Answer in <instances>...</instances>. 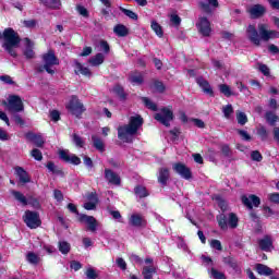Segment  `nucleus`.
I'll return each mask as SVG.
<instances>
[{"mask_svg": "<svg viewBox=\"0 0 279 279\" xmlns=\"http://www.w3.org/2000/svg\"><path fill=\"white\" fill-rule=\"evenodd\" d=\"M257 29L253 24L248 25L246 29L248 40L255 45V47H260V40H264V43H269V40L279 38V32L269 29L268 24H258Z\"/></svg>", "mask_w": 279, "mask_h": 279, "instance_id": "1", "label": "nucleus"}, {"mask_svg": "<svg viewBox=\"0 0 279 279\" xmlns=\"http://www.w3.org/2000/svg\"><path fill=\"white\" fill-rule=\"evenodd\" d=\"M143 123H145V120H143L141 114L132 116L128 124L118 126V138L123 141V143H133L134 140L131 136L138 134Z\"/></svg>", "mask_w": 279, "mask_h": 279, "instance_id": "2", "label": "nucleus"}, {"mask_svg": "<svg viewBox=\"0 0 279 279\" xmlns=\"http://www.w3.org/2000/svg\"><path fill=\"white\" fill-rule=\"evenodd\" d=\"M0 40H4L2 47L9 56L12 58H19V53H16V49H19L21 45V36L14 28L8 27L4 28L3 33L0 32Z\"/></svg>", "mask_w": 279, "mask_h": 279, "instance_id": "3", "label": "nucleus"}, {"mask_svg": "<svg viewBox=\"0 0 279 279\" xmlns=\"http://www.w3.org/2000/svg\"><path fill=\"white\" fill-rule=\"evenodd\" d=\"M216 219L220 230H228V226L232 230L239 228V216H236V214L234 213H230L229 217L226 216L225 214H220L216 217Z\"/></svg>", "mask_w": 279, "mask_h": 279, "instance_id": "4", "label": "nucleus"}, {"mask_svg": "<svg viewBox=\"0 0 279 279\" xmlns=\"http://www.w3.org/2000/svg\"><path fill=\"white\" fill-rule=\"evenodd\" d=\"M11 195H13L14 199L20 202L22 206H32V208H35V210H40L41 208L40 201L32 195L26 197L24 193L16 190L11 191Z\"/></svg>", "mask_w": 279, "mask_h": 279, "instance_id": "5", "label": "nucleus"}, {"mask_svg": "<svg viewBox=\"0 0 279 279\" xmlns=\"http://www.w3.org/2000/svg\"><path fill=\"white\" fill-rule=\"evenodd\" d=\"M68 112L72 113L73 117H76V119H81L82 114L86 112V108L84 107V104L80 100V98L75 95L71 96V99L65 106Z\"/></svg>", "mask_w": 279, "mask_h": 279, "instance_id": "6", "label": "nucleus"}, {"mask_svg": "<svg viewBox=\"0 0 279 279\" xmlns=\"http://www.w3.org/2000/svg\"><path fill=\"white\" fill-rule=\"evenodd\" d=\"M1 106H5L9 112H23L25 105L19 95H10L8 101L2 100Z\"/></svg>", "mask_w": 279, "mask_h": 279, "instance_id": "7", "label": "nucleus"}, {"mask_svg": "<svg viewBox=\"0 0 279 279\" xmlns=\"http://www.w3.org/2000/svg\"><path fill=\"white\" fill-rule=\"evenodd\" d=\"M23 221L31 230H36V228H40V226H43V220H40V214L38 211H32L29 209L24 213Z\"/></svg>", "mask_w": 279, "mask_h": 279, "instance_id": "8", "label": "nucleus"}, {"mask_svg": "<svg viewBox=\"0 0 279 279\" xmlns=\"http://www.w3.org/2000/svg\"><path fill=\"white\" fill-rule=\"evenodd\" d=\"M173 111L167 107H162L160 113H155L154 120L165 125V128H171V121H173Z\"/></svg>", "mask_w": 279, "mask_h": 279, "instance_id": "9", "label": "nucleus"}, {"mask_svg": "<svg viewBox=\"0 0 279 279\" xmlns=\"http://www.w3.org/2000/svg\"><path fill=\"white\" fill-rule=\"evenodd\" d=\"M174 173H178L183 180H193V171L187 167L186 163L175 162L172 166Z\"/></svg>", "mask_w": 279, "mask_h": 279, "instance_id": "10", "label": "nucleus"}, {"mask_svg": "<svg viewBox=\"0 0 279 279\" xmlns=\"http://www.w3.org/2000/svg\"><path fill=\"white\" fill-rule=\"evenodd\" d=\"M196 27L198 29V34L204 36L205 38H208L213 32V27L210 26V21H208V17L203 16L198 19V22L196 23Z\"/></svg>", "mask_w": 279, "mask_h": 279, "instance_id": "11", "label": "nucleus"}, {"mask_svg": "<svg viewBox=\"0 0 279 279\" xmlns=\"http://www.w3.org/2000/svg\"><path fill=\"white\" fill-rule=\"evenodd\" d=\"M241 202L248 210H254V207L258 208L260 206V197L256 196V194H250L248 197L247 195H242Z\"/></svg>", "mask_w": 279, "mask_h": 279, "instance_id": "12", "label": "nucleus"}, {"mask_svg": "<svg viewBox=\"0 0 279 279\" xmlns=\"http://www.w3.org/2000/svg\"><path fill=\"white\" fill-rule=\"evenodd\" d=\"M78 223H86L87 229L90 232H97V219L93 216H88L86 214H81L77 218Z\"/></svg>", "mask_w": 279, "mask_h": 279, "instance_id": "13", "label": "nucleus"}, {"mask_svg": "<svg viewBox=\"0 0 279 279\" xmlns=\"http://www.w3.org/2000/svg\"><path fill=\"white\" fill-rule=\"evenodd\" d=\"M247 13L250 14V19H263L265 14H267V8L263 4H253L248 10Z\"/></svg>", "mask_w": 279, "mask_h": 279, "instance_id": "14", "label": "nucleus"}, {"mask_svg": "<svg viewBox=\"0 0 279 279\" xmlns=\"http://www.w3.org/2000/svg\"><path fill=\"white\" fill-rule=\"evenodd\" d=\"M105 180L112 186H121V177L110 168L105 169Z\"/></svg>", "mask_w": 279, "mask_h": 279, "instance_id": "15", "label": "nucleus"}, {"mask_svg": "<svg viewBox=\"0 0 279 279\" xmlns=\"http://www.w3.org/2000/svg\"><path fill=\"white\" fill-rule=\"evenodd\" d=\"M15 175L19 179V184H21V186H25V184H29V182H32V177H29V172L23 167H15Z\"/></svg>", "mask_w": 279, "mask_h": 279, "instance_id": "16", "label": "nucleus"}, {"mask_svg": "<svg viewBox=\"0 0 279 279\" xmlns=\"http://www.w3.org/2000/svg\"><path fill=\"white\" fill-rule=\"evenodd\" d=\"M196 84L199 86V88H202V90H203V93H205V95L215 97V90H213L210 83L206 78H204V76L196 77Z\"/></svg>", "mask_w": 279, "mask_h": 279, "instance_id": "17", "label": "nucleus"}, {"mask_svg": "<svg viewBox=\"0 0 279 279\" xmlns=\"http://www.w3.org/2000/svg\"><path fill=\"white\" fill-rule=\"evenodd\" d=\"M26 141H29L35 145V147L43 148L45 147V138H43V135L36 134L34 132H28L25 134Z\"/></svg>", "mask_w": 279, "mask_h": 279, "instance_id": "18", "label": "nucleus"}, {"mask_svg": "<svg viewBox=\"0 0 279 279\" xmlns=\"http://www.w3.org/2000/svg\"><path fill=\"white\" fill-rule=\"evenodd\" d=\"M206 2L201 1L198 2V8L205 13V14H213V9L210 8H219V1L218 0H206Z\"/></svg>", "mask_w": 279, "mask_h": 279, "instance_id": "19", "label": "nucleus"}, {"mask_svg": "<svg viewBox=\"0 0 279 279\" xmlns=\"http://www.w3.org/2000/svg\"><path fill=\"white\" fill-rule=\"evenodd\" d=\"M59 158L63 160V162H70L71 165H82V159L77 157V155L70 156L65 150H60Z\"/></svg>", "mask_w": 279, "mask_h": 279, "instance_id": "20", "label": "nucleus"}, {"mask_svg": "<svg viewBox=\"0 0 279 279\" xmlns=\"http://www.w3.org/2000/svg\"><path fill=\"white\" fill-rule=\"evenodd\" d=\"M130 223L133 228H145L147 220L141 214H133L131 215Z\"/></svg>", "mask_w": 279, "mask_h": 279, "instance_id": "21", "label": "nucleus"}, {"mask_svg": "<svg viewBox=\"0 0 279 279\" xmlns=\"http://www.w3.org/2000/svg\"><path fill=\"white\" fill-rule=\"evenodd\" d=\"M43 60L45 62L44 65H58L60 64V60L58 59V57H56V52H53V50H49L47 53H45L43 56Z\"/></svg>", "mask_w": 279, "mask_h": 279, "instance_id": "22", "label": "nucleus"}, {"mask_svg": "<svg viewBox=\"0 0 279 279\" xmlns=\"http://www.w3.org/2000/svg\"><path fill=\"white\" fill-rule=\"evenodd\" d=\"M25 49L23 51L24 57L26 60H34L36 58V52H34V44L32 43V39L28 37L25 38Z\"/></svg>", "mask_w": 279, "mask_h": 279, "instance_id": "23", "label": "nucleus"}, {"mask_svg": "<svg viewBox=\"0 0 279 279\" xmlns=\"http://www.w3.org/2000/svg\"><path fill=\"white\" fill-rule=\"evenodd\" d=\"M258 245L262 252H271V247H274L271 235H264V238L258 241Z\"/></svg>", "mask_w": 279, "mask_h": 279, "instance_id": "24", "label": "nucleus"}, {"mask_svg": "<svg viewBox=\"0 0 279 279\" xmlns=\"http://www.w3.org/2000/svg\"><path fill=\"white\" fill-rule=\"evenodd\" d=\"M41 5L48 10H60L62 8L61 0H38Z\"/></svg>", "mask_w": 279, "mask_h": 279, "instance_id": "25", "label": "nucleus"}, {"mask_svg": "<svg viewBox=\"0 0 279 279\" xmlns=\"http://www.w3.org/2000/svg\"><path fill=\"white\" fill-rule=\"evenodd\" d=\"M169 178H171L169 168H160L159 175H158L159 184H161V186H167V182H169Z\"/></svg>", "mask_w": 279, "mask_h": 279, "instance_id": "26", "label": "nucleus"}, {"mask_svg": "<svg viewBox=\"0 0 279 279\" xmlns=\"http://www.w3.org/2000/svg\"><path fill=\"white\" fill-rule=\"evenodd\" d=\"M113 33L119 38H125V36H130V28H128V26H125L123 24H117L113 27Z\"/></svg>", "mask_w": 279, "mask_h": 279, "instance_id": "27", "label": "nucleus"}, {"mask_svg": "<svg viewBox=\"0 0 279 279\" xmlns=\"http://www.w3.org/2000/svg\"><path fill=\"white\" fill-rule=\"evenodd\" d=\"M129 82L131 84H137V86H141L143 82H145V78L143 77V74L138 71L131 72L129 75Z\"/></svg>", "mask_w": 279, "mask_h": 279, "instance_id": "28", "label": "nucleus"}, {"mask_svg": "<svg viewBox=\"0 0 279 279\" xmlns=\"http://www.w3.org/2000/svg\"><path fill=\"white\" fill-rule=\"evenodd\" d=\"M255 270L259 276H274V269L265 264H256Z\"/></svg>", "mask_w": 279, "mask_h": 279, "instance_id": "29", "label": "nucleus"}, {"mask_svg": "<svg viewBox=\"0 0 279 279\" xmlns=\"http://www.w3.org/2000/svg\"><path fill=\"white\" fill-rule=\"evenodd\" d=\"M154 274H158L156 266H144L142 269V276L144 279H154Z\"/></svg>", "mask_w": 279, "mask_h": 279, "instance_id": "30", "label": "nucleus"}, {"mask_svg": "<svg viewBox=\"0 0 279 279\" xmlns=\"http://www.w3.org/2000/svg\"><path fill=\"white\" fill-rule=\"evenodd\" d=\"M112 90L120 101H128V93H125V88L121 84L114 85Z\"/></svg>", "mask_w": 279, "mask_h": 279, "instance_id": "31", "label": "nucleus"}, {"mask_svg": "<svg viewBox=\"0 0 279 279\" xmlns=\"http://www.w3.org/2000/svg\"><path fill=\"white\" fill-rule=\"evenodd\" d=\"M92 142L93 147L97 149V151H100V154H104L106 151V144L104 143V140L97 135H92Z\"/></svg>", "mask_w": 279, "mask_h": 279, "instance_id": "32", "label": "nucleus"}, {"mask_svg": "<svg viewBox=\"0 0 279 279\" xmlns=\"http://www.w3.org/2000/svg\"><path fill=\"white\" fill-rule=\"evenodd\" d=\"M75 74L76 75H84L85 77H90L93 75V72L90 71V69L85 68L84 65H82L80 63V61L75 60Z\"/></svg>", "mask_w": 279, "mask_h": 279, "instance_id": "33", "label": "nucleus"}, {"mask_svg": "<svg viewBox=\"0 0 279 279\" xmlns=\"http://www.w3.org/2000/svg\"><path fill=\"white\" fill-rule=\"evenodd\" d=\"M265 120L270 128H276V123L279 121V117L274 111H266Z\"/></svg>", "mask_w": 279, "mask_h": 279, "instance_id": "34", "label": "nucleus"}, {"mask_svg": "<svg viewBox=\"0 0 279 279\" xmlns=\"http://www.w3.org/2000/svg\"><path fill=\"white\" fill-rule=\"evenodd\" d=\"M105 60H106V57L104 56V53L98 52L88 60V63L92 66H100V64H104Z\"/></svg>", "mask_w": 279, "mask_h": 279, "instance_id": "35", "label": "nucleus"}, {"mask_svg": "<svg viewBox=\"0 0 279 279\" xmlns=\"http://www.w3.org/2000/svg\"><path fill=\"white\" fill-rule=\"evenodd\" d=\"M150 88L151 90H155V93H160V94L167 90V86H165V83H162V81L160 80L153 81V83L150 84Z\"/></svg>", "mask_w": 279, "mask_h": 279, "instance_id": "36", "label": "nucleus"}, {"mask_svg": "<svg viewBox=\"0 0 279 279\" xmlns=\"http://www.w3.org/2000/svg\"><path fill=\"white\" fill-rule=\"evenodd\" d=\"M134 193L140 197V199H145V197H149V191L144 185H136L134 187Z\"/></svg>", "mask_w": 279, "mask_h": 279, "instance_id": "37", "label": "nucleus"}, {"mask_svg": "<svg viewBox=\"0 0 279 279\" xmlns=\"http://www.w3.org/2000/svg\"><path fill=\"white\" fill-rule=\"evenodd\" d=\"M222 263H225V265H228V267H231L233 271H239V262H236V258L232 256H227L223 257Z\"/></svg>", "mask_w": 279, "mask_h": 279, "instance_id": "38", "label": "nucleus"}, {"mask_svg": "<svg viewBox=\"0 0 279 279\" xmlns=\"http://www.w3.org/2000/svg\"><path fill=\"white\" fill-rule=\"evenodd\" d=\"M142 101L148 110H153V112H158V105L156 102L151 101V99L147 97H142Z\"/></svg>", "mask_w": 279, "mask_h": 279, "instance_id": "39", "label": "nucleus"}, {"mask_svg": "<svg viewBox=\"0 0 279 279\" xmlns=\"http://www.w3.org/2000/svg\"><path fill=\"white\" fill-rule=\"evenodd\" d=\"M218 88L225 97H233L234 95V92H232V88L228 84H220Z\"/></svg>", "mask_w": 279, "mask_h": 279, "instance_id": "40", "label": "nucleus"}, {"mask_svg": "<svg viewBox=\"0 0 279 279\" xmlns=\"http://www.w3.org/2000/svg\"><path fill=\"white\" fill-rule=\"evenodd\" d=\"M26 260L31 265H38V263H40V257L38 255H36V253H34V252H28L26 254Z\"/></svg>", "mask_w": 279, "mask_h": 279, "instance_id": "41", "label": "nucleus"}, {"mask_svg": "<svg viewBox=\"0 0 279 279\" xmlns=\"http://www.w3.org/2000/svg\"><path fill=\"white\" fill-rule=\"evenodd\" d=\"M150 27L159 38H162L165 36V32H162V26H160L158 22L151 21Z\"/></svg>", "mask_w": 279, "mask_h": 279, "instance_id": "42", "label": "nucleus"}, {"mask_svg": "<svg viewBox=\"0 0 279 279\" xmlns=\"http://www.w3.org/2000/svg\"><path fill=\"white\" fill-rule=\"evenodd\" d=\"M120 12L131 19L132 21H138V14H136L134 11L125 9L123 7L120 8Z\"/></svg>", "mask_w": 279, "mask_h": 279, "instance_id": "43", "label": "nucleus"}, {"mask_svg": "<svg viewBox=\"0 0 279 279\" xmlns=\"http://www.w3.org/2000/svg\"><path fill=\"white\" fill-rule=\"evenodd\" d=\"M59 252L64 255L69 254L71 252V244L66 241L59 242Z\"/></svg>", "mask_w": 279, "mask_h": 279, "instance_id": "44", "label": "nucleus"}, {"mask_svg": "<svg viewBox=\"0 0 279 279\" xmlns=\"http://www.w3.org/2000/svg\"><path fill=\"white\" fill-rule=\"evenodd\" d=\"M257 136H259L260 141L265 142L269 138V132H267V128L260 126L257 129Z\"/></svg>", "mask_w": 279, "mask_h": 279, "instance_id": "45", "label": "nucleus"}, {"mask_svg": "<svg viewBox=\"0 0 279 279\" xmlns=\"http://www.w3.org/2000/svg\"><path fill=\"white\" fill-rule=\"evenodd\" d=\"M72 141L74 143V145H76V147H84V145H86V142L84 141V138H82V136L77 135L76 133L72 134Z\"/></svg>", "mask_w": 279, "mask_h": 279, "instance_id": "46", "label": "nucleus"}, {"mask_svg": "<svg viewBox=\"0 0 279 279\" xmlns=\"http://www.w3.org/2000/svg\"><path fill=\"white\" fill-rule=\"evenodd\" d=\"M236 121L239 125H245V123H247L248 121L247 114H245V112L242 111H236Z\"/></svg>", "mask_w": 279, "mask_h": 279, "instance_id": "47", "label": "nucleus"}, {"mask_svg": "<svg viewBox=\"0 0 279 279\" xmlns=\"http://www.w3.org/2000/svg\"><path fill=\"white\" fill-rule=\"evenodd\" d=\"M220 150L222 156H225V158H232V148H230V145L228 144L222 145Z\"/></svg>", "mask_w": 279, "mask_h": 279, "instance_id": "48", "label": "nucleus"}, {"mask_svg": "<svg viewBox=\"0 0 279 279\" xmlns=\"http://www.w3.org/2000/svg\"><path fill=\"white\" fill-rule=\"evenodd\" d=\"M46 167L51 173H54L56 175H60L62 173V170L56 168V163L53 161H48Z\"/></svg>", "mask_w": 279, "mask_h": 279, "instance_id": "49", "label": "nucleus"}, {"mask_svg": "<svg viewBox=\"0 0 279 279\" xmlns=\"http://www.w3.org/2000/svg\"><path fill=\"white\" fill-rule=\"evenodd\" d=\"M76 12H78L81 16H84V19H88V16H90L88 9H86L84 5H81V4L76 5Z\"/></svg>", "mask_w": 279, "mask_h": 279, "instance_id": "50", "label": "nucleus"}, {"mask_svg": "<svg viewBox=\"0 0 279 279\" xmlns=\"http://www.w3.org/2000/svg\"><path fill=\"white\" fill-rule=\"evenodd\" d=\"M222 112L226 119H230V117L234 114V108L232 105H227L222 108Z\"/></svg>", "mask_w": 279, "mask_h": 279, "instance_id": "51", "label": "nucleus"}, {"mask_svg": "<svg viewBox=\"0 0 279 279\" xmlns=\"http://www.w3.org/2000/svg\"><path fill=\"white\" fill-rule=\"evenodd\" d=\"M251 160H253V162H263V154L258 150H253L251 153Z\"/></svg>", "mask_w": 279, "mask_h": 279, "instance_id": "52", "label": "nucleus"}, {"mask_svg": "<svg viewBox=\"0 0 279 279\" xmlns=\"http://www.w3.org/2000/svg\"><path fill=\"white\" fill-rule=\"evenodd\" d=\"M262 210H263V215H264V217H266V219H269V217L276 215V211H274V209H271V207H269L267 205H264L262 207Z\"/></svg>", "mask_w": 279, "mask_h": 279, "instance_id": "53", "label": "nucleus"}, {"mask_svg": "<svg viewBox=\"0 0 279 279\" xmlns=\"http://www.w3.org/2000/svg\"><path fill=\"white\" fill-rule=\"evenodd\" d=\"M236 132H238L239 136H241L242 141H246L248 143H250V141H252V135H250V133H247V131L238 129Z\"/></svg>", "mask_w": 279, "mask_h": 279, "instance_id": "54", "label": "nucleus"}, {"mask_svg": "<svg viewBox=\"0 0 279 279\" xmlns=\"http://www.w3.org/2000/svg\"><path fill=\"white\" fill-rule=\"evenodd\" d=\"M85 276L88 279H97V278H99V275L97 274V270H95L94 268H87V270L85 271Z\"/></svg>", "mask_w": 279, "mask_h": 279, "instance_id": "55", "label": "nucleus"}, {"mask_svg": "<svg viewBox=\"0 0 279 279\" xmlns=\"http://www.w3.org/2000/svg\"><path fill=\"white\" fill-rule=\"evenodd\" d=\"M31 156L36 159L38 162H40V160H43V151H40V149L38 148H34L31 151Z\"/></svg>", "mask_w": 279, "mask_h": 279, "instance_id": "56", "label": "nucleus"}, {"mask_svg": "<svg viewBox=\"0 0 279 279\" xmlns=\"http://www.w3.org/2000/svg\"><path fill=\"white\" fill-rule=\"evenodd\" d=\"M211 276L214 279H227L226 274L217 270L216 268H211Z\"/></svg>", "mask_w": 279, "mask_h": 279, "instance_id": "57", "label": "nucleus"}, {"mask_svg": "<svg viewBox=\"0 0 279 279\" xmlns=\"http://www.w3.org/2000/svg\"><path fill=\"white\" fill-rule=\"evenodd\" d=\"M210 247H213V250H217L218 252H221L223 250L221 241L219 240H211Z\"/></svg>", "mask_w": 279, "mask_h": 279, "instance_id": "58", "label": "nucleus"}, {"mask_svg": "<svg viewBox=\"0 0 279 279\" xmlns=\"http://www.w3.org/2000/svg\"><path fill=\"white\" fill-rule=\"evenodd\" d=\"M37 23L38 22L36 20H25L23 22V25H24V27H27L28 29H34V27H36Z\"/></svg>", "mask_w": 279, "mask_h": 279, "instance_id": "59", "label": "nucleus"}, {"mask_svg": "<svg viewBox=\"0 0 279 279\" xmlns=\"http://www.w3.org/2000/svg\"><path fill=\"white\" fill-rule=\"evenodd\" d=\"M83 163L85 165V167H87V169H93V167H95V163H93V159L88 156L83 157Z\"/></svg>", "mask_w": 279, "mask_h": 279, "instance_id": "60", "label": "nucleus"}, {"mask_svg": "<svg viewBox=\"0 0 279 279\" xmlns=\"http://www.w3.org/2000/svg\"><path fill=\"white\" fill-rule=\"evenodd\" d=\"M0 82H3V84H9L10 86L14 85V81L12 80V76H10V75H1Z\"/></svg>", "mask_w": 279, "mask_h": 279, "instance_id": "61", "label": "nucleus"}, {"mask_svg": "<svg viewBox=\"0 0 279 279\" xmlns=\"http://www.w3.org/2000/svg\"><path fill=\"white\" fill-rule=\"evenodd\" d=\"M99 45H100V49H102L104 50V53H110V44H108L106 40H100V43H99Z\"/></svg>", "mask_w": 279, "mask_h": 279, "instance_id": "62", "label": "nucleus"}, {"mask_svg": "<svg viewBox=\"0 0 279 279\" xmlns=\"http://www.w3.org/2000/svg\"><path fill=\"white\" fill-rule=\"evenodd\" d=\"M268 199L269 202H271L272 204H279V193L275 192V193H270L268 195Z\"/></svg>", "mask_w": 279, "mask_h": 279, "instance_id": "63", "label": "nucleus"}, {"mask_svg": "<svg viewBox=\"0 0 279 279\" xmlns=\"http://www.w3.org/2000/svg\"><path fill=\"white\" fill-rule=\"evenodd\" d=\"M70 269H74L75 271H80V269H82V263H80L78 260H72L70 263Z\"/></svg>", "mask_w": 279, "mask_h": 279, "instance_id": "64", "label": "nucleus"}]
</instances>
